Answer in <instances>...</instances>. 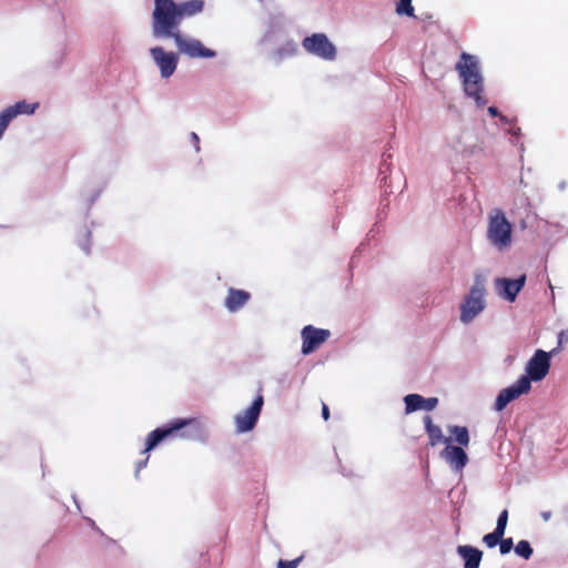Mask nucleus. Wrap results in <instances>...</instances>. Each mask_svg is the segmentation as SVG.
<instances>
[{
  "label": "nucleus",
  "instance_id": "nucleus-1",
  "mask_svg": "<svg viewBox=\"0 0 568 568\" xmlns=\"http://www.w3.org/2000/svg\"><path fill=\"white\" fill-rule=\"evenodd\" d=\"M456 71L462 80L465 94L473 99L478 108L486 105L487 100L481 94L484 78L479 59L476 55L463 52L456 63Z\"/></svg>",
  "mask_w": 568,
  "mask_h": 568
},
{
  "label": "nucleus",
  "instance_id": "nucleus-2",
  "mask_svg": "<svg viewBox=\"0 0 568 568\" xmlns=\"http://www.w3.org/2000/svg\"><path fill=\"white\" fill-rule=\"evenodd\" d=\"M456 71L462 80L465 94L473 99L478 108L486 105L487 100L481 94L484 78L479 59L476 55L463 52L456 63Z\"/></svg>",
  "mask_w": 568,
  "mask_h": 568
},
{
  "label": "nucleus",
  "instance_id": "nucleus-3",
  "mask_svg": "<svg viewBox=\"0 0 568 568\" xmlns=\"http://www.w3.org/2000/svg\"><path fill=\"white\" fill-rule=\"evenodd\" d=\"M181 20L174 0H154L151 30L155 39H172L180 31Z\"/></svg>",
  "mask_w": 568,
  "mask_h": 568
},
{
  "label": "nucleus",
  "instance_id": "nucleus-4",
  "mask_svg": "<svg viewBox=\"0 0 568 568\" xmlns=\"http://www.w3.org/2000/svg\"><path fill=\"white\" fill-rule=\"evenodd\" d=\"M486 294L484 278L476 276L474 284L459 305V321L463 324H470L485 311L487 306Z\"/></svg>",
  "mask_w": 568,
  "mask_h": 568
},
{
  "label": "nucleus",
  "instance_id": "nucleus-5",
  "mask_svg": "<svg viewBox=\"0 0 568 568\" xmlns=\"http://www.w3.org/2000/svg\"><path fill=\"white\" fill-rule=\"evenodd\" d=\"M486 235L489 243L500 252L511 245L513 226L500 209L489 213Z\"/></svg>",
  "mask_w": 568,
  "mask_h": 568
},
{
  "label": "nucleus",
  "instance_id": "nucleus-6",
  "mask_svg": "<svg viewBox=\"0 0 568 568\" xmlns=\"http://www.w3.org/2000/svg\"><path fill=\"white\" fill-rule=\"evenodd\" d=\"M193 423H195V419L178 418L163 427H159V428L154 429L153 432H151L148 435V438L145 442V449L143 450V453H148V452L154 449L164 439L173 438V437H178V436L189 437L187 434L180 433V432Z\"/></svg>",
  "mask_w": 568,
  "mask_h": 568
},
{
  "label": "nucleus",
  "instance_id": "nucleus-7",
  "mask_svg": "<svg viewBox=\"0 0 568 568\" xmlns=\"http://www.w3.org/2000/svg\"><path fill=\"white\" fill-rule=\"evenodd\" d=\"M304 50L325 61H333L336 58L337 50L325 33H313L305 37L302 41Z\"/></svg>",
  "mask_w": 568,
  "mask_h": 568
},
{
  "label": "nucleus",
  "instance_id": "nucleus-8",
  "mask_svg": "<svg viewBox=\"0 0 568 568\" xmlns=\"http://www.w3.org/2000/svg\"><path fill=\"white\" fill-rule=\"evenodd\" d=\"M172 39L174 40L179 52L191 59H212L216 57V52L212 49L205 48L199 39L185 36L182 32L175 34Z\"/></svg>",
  "mask_w": 568,
  "mask_h": 568
},
{
  "label": "nucleus",
  "instance_id": "nucleus-9",
  "mask_svg": "<svg viewBox=\"0 0 568 568\" xmlns=\"http://www.w3.org/2000/svg\"><path fill=\"white\" fill-rule=\"evenodd\" d=\"M264 404V398L262 394H258L253 403L244 409L243 412L239 413L234 417L235 428L236 433L243 434L251 432L260 417V414L262 412V407Z\"/></svg>",
  "mask_w": 568,
  "mask_h": 568
},
{
  "label": "nucleus",
  "instance_id": "nucleus-10",
  "mask_svg": "<svg viewBox=\"0 0 568 568\" xmlns=\"http://www.w3.org/2000/svg\"><path fill=\"white\" fill-rule=\"evenodd\" d=\"M530 388L529 378L527 376H520L516 383L499 392L494 405L495 410L501 412L509 403L517 399L520 395L527 394Z\"/></svg>",
  "mask_w": 568,
  "mask_h": 568
},
{
  "label": "nucleus",
  "instance_id": "nucleus-11",
  "mask_svg": "<svg viewBox=\"0 0 568 568\" xmlns=\"http://www.w3.org/2000/svg\"><path fill=\"white\" fill-rule=\"evenodd\" d=\"M550 368V354L537 349L526 365V375L529 382H539L548 374Z\"/></svg>",
  "mask_w": 568,
  "mask_h": 568
},
{
  "label": "nucleus",
  "instance_id": "nucleus-12",
  "mask_svg": "<svg viewBox=\"0 0 568 568\" xmlns=\"http://www.w3.org/2000/svg\"><path fill=\"white\" fill-rule=\"evenodd\" d=\"M150 54L160 70L161 77L170 78L176 70L179 57L174 52H166L162 47H153Z\"/></svg>",
  "mask_w": 568,
  "mask_h": 568
},
{
  "label": "nucleus",
  "instance_id": "nucleus-13",
  "mask_svg": "<svg viewBox=\"0 0 568 568\" xmlns=\"http://www.w3.org/2000/svg\"><path fill=\"white\" fill-rule=\"evenodd\" d=\"M526 284V275H520L518 278L511 280L507 277H496L494 286L498 296L505 301L514 302L518 293Z\"/></svg>",
  "mask_w": 568,
  "mask_h": 568
},
{
  "label": "nucleus",
  "instance_id": "nucleus-14",
  "mask_svg": "<svg viewBox=\"0 0 568 568\" xmlns=\"http://www.w3.org/2000/svg\"><path fill=\"white\" fill-rule=\"evenodd\" d=\"M301 336L303 339L302 353L308 355L329 337V331L307 325L302 329Z\"/></svg>",
  "mask_w": 568,
  "mask_h": 568
},
{
  "label": "nucleus",
  "instance_id": "nucleus-15",
  "mask_svg": "<svg viewBox=\"0 0 568 568\" xmlns=\"http://www.w3.org/2000/svg\"><path fill=\"white\" fill-rule=\"evenodd\" d=\"M440 457L456 473H460L468 463V456L463 447L454 446L450 443L442 450Z\"/></svg>",
  "mask_w": 568,
  "mask_h": 568
},
{
  "label": "nucleus",
  "instance_id": "nucleus-16",
  "mask_svg": "<svg viewBox=\"0 0 568 568\" xmlns=\"http://www.w3.org/2000/svg\"><path fill=\"white\" fill-rule=\"evenodd\" d=\"M405 414H412L416 410L430 412L438 405L437 397L424 398L419 394H408L404 397Z\"/></svg>",
  "mask_w": 568,
  "mask_h": 568
},
{
  "label": "nucleus",
  "instance_id": "nucleus-17",
  "mask_svg": "<svg viewBox=\"0 0 568 568\" xmlns=\"http://www.w3.org/2000/svg\"><path fill=\"white\" fill-rule=\"evenodd\" d=\"M250 300V293L243 290L230 288L224 302V306L231 313L241 310Z\"/></svg>",
  "mask_w": 568,
  "mask_h": 568
},
{
  "label": "nucleus",
  "instance_id": "nucleus-18",
  "mask_svg": "<svg viewBox=\"0 0 568 568\" xmlns=\"http://www.w3.org/2000/svg\"><path fill=\"white\" fill-rule=\"evenodd\" d=\"M205 2L204 0H186L176 2V8L179 12V18L181 22L184 19L193 18L204 10Z\"/></svg>",
  "mask_w": 568,
  "mask_h": 568
},
{
  "label": "nucleus",
  "instance_id": "nucleus-19",
  "mask_svg": "<svg viewBox=\"0 0 568 568\" xmlns=\"http://www.w3.org/2000/svg\"><path fill=\"white\" fill-rule=\"evenodd\" d=\"M457 554L464 560V568H479L483 552L478 548L468 545L458 546Z\"/></svg>",
  "mask_w": 568,
  "mask_h": 568
},
{
  "label": "nucleus",
  "instance_id": "nucleus-20",
  "mask_svg": "<svg viewBox=\"0 0 568 568\" xmlns=\"http://www.w3.org/2000/svg\"><path fill=\"white\" fill-rule=\"evenodd\" d=\"M425 430L429 437L430 446H436L439 443H445L446 445L452 442L449 437H445L443 435L442 428L437 425L433 424L430 416L424 417Z\"/></svg>",
  "mask_w": 568,
  "mask_h": 568
},
{
  "label": "nucleus",
  "instance_id": "nucleus-21",
  "mask_svg": "<svg viewBox=\"0 0 568 568\" xmlns=\"http://www.w3.org/2000/svg\"><path fill=\"white\" fill-rule=\"evenodd\" d=\"M38 106H39L38 103L30 104V103H27L24 100H22V101H18L13 105L6 108L4 110L8 113V115L10 116V119L13 120L14 118H17L20 114H27V115L33 114Z\"/></svg>",
  "mask_w": 568,
  "mask_h": 568
},
{
  "label": "nucleus",
  "instance_id": "nucleus-22",
  "mask_svg": "<svg viewBox=\"0 0 568 568\" xmlns=\"http://www.w3.org/2000/svg\"><path fill=\"white\" fill-rule=\"evenodd\" d=\"M448 432L454 435L455 437V442L457 444L464 447H467L468 444H469V433H468V429L467 427L465 426H457V425H454V426H449L448 427Z\"/></svg>",
  "mask_w": 568,
  "mask_h": 568
},
{
  "label": "nucleus",
  "instance_id": "nucleus-23",
  "mask_svg": "<svg viewBox=\"0 0 568 568\" xmlns=\"http://www.w3.org/2000/svg\"><path fill=\"white\" fill-rule=\"evenodd\" d=\"M515 552L517 556L528 560L532 556V548L530 544L527 540H520L517 542V545L514 547Z\"/></svg>",
  "mask_w": 568,
  "mask_h": 568
},
{
  "label": "nucleus",
  "instance_id": "nucleus-24",
  "mask_svg": "<svg viewBox=\"0 0 568 568\" xmlns=\"http://www.w3.org/2000/svg\"><path fill=\"white\" fill-rule=\"evenodd\" d=\"M396 13L399 16H414V8L412 6V0H398L396 4Z\"/></svg>",
  "mask_w": 568,
  "mask_h": 568
},
{
  "label": "nucleus",
  "instance_id": "nucleus-25",
  "mask_svg": "<svg viewBox=\"0 0 568 568\" xmlns=\"http://www.w3.org/2000/svg\"><path fill=\"white\" fill-rule=\"evenodd\" d=\"M504 535L505 534L495 529L493 532L485 535L483 538V541L488 548H494L495 546H497L499 544V541L504 537Z\"/></svg>",
  "mask_w": 568,
  "mask_h": 568
},
{
  "label": "nucleus",
  "instance_id": "nucleus-26",
  "mask_svg": "<svg viewBox=\"0 0 568 568\" xmlns=\"http://www.w3.org/2000/svg\"><path fill=\"white\" fill-rule=\"evenodd\" d=\"M297 51V44L294 41L287 42L283 48H281L277 53L280 58L293 55Z\"/></svg>",
  "mask_w": 568,
  "mask_h": 568
},
{
  "label": "nucleus",
  "instance_id": "nucleus-27",
  "mask_svg": "<svg viewBox=\"0 0 568 568\" xmlns=\"http://www.w3.org/2000/svg\"><path fill=\"white\" fill-rule=\"evenodd\" d=\"M508 521V511L503 510L497 519L496 530H499L500 532L505 534L506 527Z\"/></svg>",
  "mask_w": 568,
  "mask_h": 568
},
{
  "label": "nucleus",
  "instance_id": "nucleus-28",
  "mask_svg": "<svg viewBox=\"0 0 568 568\" xmlns=\"http://www.w3.org/2000/svg\"><path fill=\"white\" fill-rule=\"evenodd\" d=\"M11 121L12 120L10 119V116L8 115L6 110H3L0 113V139L3 136V133L7 130V128L10 124Z\"/></svg>",
  "mask_w": 568,
  "mask_h": 568
},
{
  "label": "nucleus",
  "instance_id": "nucleus-29",
  "mask_svg": "<svg viewBox=\"0 0 568 568\" xmlns=\"http://www.w3.org/2000/svg\"><path fill=\"white\" fill-rule=\"evenodd\" d=\"M514 548V542L511 538L500 539L499 541V551L501 555L508 554Z\"/></svg>",
  "mask_w": 568,
  "mask_h": 568
},
{
  "label": "nucleus",
  "instance_id": "nucleus-30",
  "mask_svg": "<svg viewBox=\"0 0 568 568\" xmlns=\"http://www.w3.org/2000/svg\"><path fill=\"white\" fill-rule=\"evenodd\" d=\"M568 343V329H562L558 333V347Z\"/></svg>",
  "mask_w": 568,
  "mask_h": 568
},
{
  "label": "nucleus",
  "instance_id": "nucleus-31",
  "mask_svg": "<svg viewBox=\"0 0 568 568\" xmlns=\"http://www.w3.org/2000/svg\"><path fill=\"white\" fill-rule=\"evenodd\" d=\"M296 567H297V560H292V561L280 560L277 564V568H296Z\"/></svg>",
  "mask_w": 568,
  "mask_h": 568
},
{
  "label": "nucleus",
  "instance_id": "nucleus-32",
  "mask_svg": "<svg viewBox=\"0 0 568 568\" xmlns=\"http://www.w3.org/2000/svg\"><path fill=\"white\" fill-rule=\"evenodd\" d=\"M191 139H192V142H194L195 151L199 152L200 151V139H199V135L195 132H192L191 133Z\"/></svg>",
  "mask_w": 568,
  "mask_h": 568
},
{
  "label": "nucleus",
  "instance_id": "nucleus-33",
  "mask_svg": "<svg viewBox=\"0 0 568 568\" xmlns=\"http://www.w3.org/2000/svg\"><path fill=\"white\" fill-rule=\"evenodd\" d=\"M148 460H149V457H146L144 460L139 462V463L136 464L135 477H138V476H139L140 470L146 466Z\"/></svg>",
  "mask_w": 568,
  "mask_h": 568
},
{
  "label": "nucleus",
  "instance_id": "nucleus-34",
  "mask_svg": "<svg viewBox=\"0 0 568 568\" xmlns=\"http://www.w3.org/2000/svg\"><path fill=\"white\" fill-rule=\"evenodd\" d=\"M79 245L82 248V251H84L87 254L90 253V246H89L88 240L79 241Z\"/></svg>",
  "mask_w": 568,
  "mask_h": 568
},
{
  "label": "nucleus",
  "instance_id": "nucleus-35",
  "mask_svg": "<svg viewBox=\"0 0 568 568\" xmlns=\"http://www.w3.org/2000/svg\"><path fill=\"white\" fill-rule=\"evenodd\" d=\"M488 113L491 115V116H499V111L496 106H489L488 108Z\"/></svg>",
  "mask_w": 568,
  "mask_h": 568
},
{
  "label": "nucleus",
  "instance_id": "nucleus-36",
  "mask_svg": "<svg viewBox=\"0 0 568 568\" xmlns=\"http://www.w3.org/2000/svg\"><path fill=\"white\" fill-rule=\"evenodd\" d=\"M322 415H323V418L325 420H327L328 417H329V410H328V407L325 404L322 407Z\"/></svg>",
  "mask_w": 568,
  "mask_h": 568
},
{
  "label": "nucleus",
  "instance_id": "nucleus-37",
  "mask_svg": "<svg viewBox=\"0 0 568 568\" xmlns=\"http://www.w3.org/2000/svg\"><path fill=\"white\" fill-rule=\"evenodd\" d=\"M550 517H551V513H550V511H544V513H541V518H542L545 521L549 520V519H550Z\"/></svg>",
  "mask_w": 568,
  "mask_h": 568
},
{
  "label": "nucleus",
  "instance_id": "nucleus-38",
  "mask_svg": "<svg viewBox=\"0 0 568 568\" xmlns=\"http://www.w3.org/2000/svg\"><path fill=\"white\" fill-rule=\"evenodd\" d=\"M85 520L88 521L89 526H91L92 528L97 529L94 520H92L91 518H85Z\"/></svg>",
  "mask_w": 568,
  "mask_h": 568
},
{
  "label": "nucleus",
  "instance_id": "nucleus-39",
  "mask_svg": "<svg viewBox=\"0 0 568 568\" xmlns=\"http://www.w3.org/2000/svg\"><path fill=\"white\" fill-rule=\"evenodd\" d=\"M499 118H500V121L505 124H507L509 122V120L505 115H499Z\"/></svg>",
  "mask_w": 568,
  "mask_h": 568
},
{
  "label": "nucleus",
  "instance_id": "nucleus-40",
  "mask_svg": "<svg viewBox=\"0 0 568 568\" xmlns=\"http://www.w3.org/2000/svg\"><path fill=\"white\" fill-rule=\"evenodd\" d=\"M518 132H519V129H516V130H514V131H513V134H514V135H517V134H518Z\"/></svg>",
  "mask_w": 568,
  "mask_h": 568
},
{
  "label": "nucleus",
  "instance_id": "nucleus-41",
  "mask_svg": "<svg viewBox=\"0 0 568 568\" xmlns=\"http://www.w3.org/2000/svg\"><path fill=\"white\" fill-rule=\"evenodd\" d=\"M99 196V193L95 194L94 197L91 199V203L94 202V200Z\"/></svg>",
  "mask_w": 568,
  "mask_h": 568
}]
</instances>
